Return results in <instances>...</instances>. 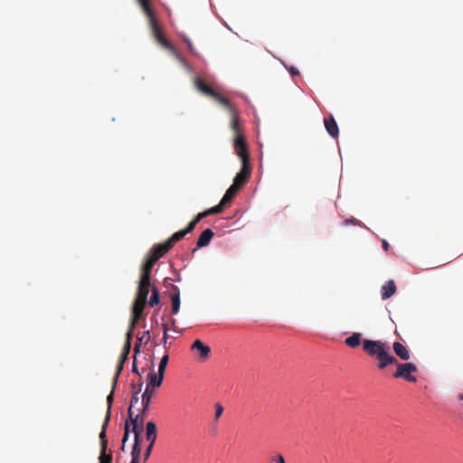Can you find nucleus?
<instances>
[{"instance_id": "nucleus-1", "label": "nucleus", "mask_w": 463, "mask_h": 463, "mask_svg": "<svg viewBox=\"0 0 463 463\" xmlns=\"http://www.w3.org/2000/svg\"><path fill=\"white\" fill-rule=\"evenodd\" d=\"M363 349L370 356L378 360L377 367L380 370L385 369L388 365L397 364V359L390 354L389 346L379 340L364 339Z\"/></svg>"}, {"instance_id": "nucleus-2", "label": "nucleus", "mask_w": 463, "mask_h": 463, "mask_svg": "<svg viewBox=\"0 0 463 463\" xmlns=\"http://www.w3.org/2000/svg\"><path fill=\"white\" fill-rule=\"evenodd\" d=\"M236 155L241 160V168L235 175L232 185L240 190L247 183L251 173L249 151L245 150L240 139H238L236 143Z\"/></svg>"}, {"instance_id": "nucleus-3", "label": "nucleus", "mask_w": 463, "mask_h": 463, "mask_svg": "<svg viewBox=\"0 0 463 463\" xmlns=\"http://www.w3.org/2000/svg\"><path fill=\"white\" fill-rule=\"evenodd\" d=\"M397 365V370L393 376L395 378H402L408 382L415 383L417 381L416 377L411 375L412 373L417 372V367L412 363H405V364H395Z\"/></svg>"}, {"instance_id": "nucleus-4", "label": "nucleus", "mask_w": 463, "mask_h": 463, "mask_svg": "<svg viewBox=\"0 0 463 463\" xmlns=\"http://www.w3.org/2000/svg\"><path fill=\"white\" fill-rule=\"evenodd\" d=\"M148 22H149V26H150L152 34H153L154 38L156 39V41L164 48L171 51L172 52H175V49H174L173 45L171 44V43L168 42L165 38L162 29H161L160 25L158 24L156 18L151 19Z\"/></svg>"}, {"instance_id": "nucleus-5", "label": "nucleus", "mask_w": 463, "mask_h": 463, "mask_svg": "<svg viewBox=\"0 0 463 463\" xmlns=\"http://www.w3.org/2000/svg\"><path fill=\"white\" fill-rule=\"evenodd\" d=\"M230 116H231V128H232V131L234 132V141H233L234 150L236 151V143H237V140L240 139L242 144V146L245 148V150L249 151L248 145H247L245 138L241 131V128L239 125V116H238L237 111L231 113Z\"/></svg>"}, {"instance_id": "nucleus-6", "label": "nucleus", "mask_w": 463, "mask_h": 463, "mask_svg": "<svg viewBox=\"0 0 463 463\" xmlns=\"http://www.w3.org/2000/svg\"><path fill=\"white\" fill-rule=\"evenodd\" d=\"M134 436L135 442L131 451V462L130 463H139V458L141 453L140 448V429L135 425L134 427Z\"/></svg>"}, {"instance_id": "nucleus-7", "label": "nucleus", "mask_w": 463, "mask_h": 463, "mask_svg": "<svg viewBox=\"0 0 463 463\" xmlns=\"http://www.w3.org/2000/svg\"><path fill=\"white\" fill-rule=\"evenodd\" d=\"M192 350L198 351L199 359L205 360L208 358L211 353V348L204 345L201 340L196 339L191 345Z\"/></svg>"}, {"instance_id": "nucleus-8", "label": "nucleus", "mask_w": 463, "mask_h": 463, "mask_svg": "<svg viewBox=\"0 0 463 463\" xmlns=\"http://www.w3.org/2000/svg\"><path fill=\"white\" fill-rule=\"evenodd\" d=\"M151 287V279L139 278L137 292L136 297L147 299L149 288Z\"/></svg>"}, {"instance_id": "nucleus-9", "label": "nucleus", "mask_w": 463, "mask_h": 463, "mask_svg": "<svg viewBox=\"0 0 463 463\" xmlns=\"http://www.w3.org/2000/svg\"><path fill=\"white\" fill-rule=\"evenodd\" d=\"M324 124H325V127H326V129L327 133L331 137H338V134H339L338 126H337L336 121L335 120V118H334V117L332 115H330L329 117L324 118Z\"/></svg>"}, {"instance_id": "nucleus-10", "label": "nucleus", "mask_w": 463, "mask_h": 463, "mask_svg": "<svg viewBox=\"0 0 463 463\" xmlns=\"http://www.w3.org/2000/svg\"><path fill=\"white\" fill-rule=\"evenodd\" d=\"M148 383L146 384V389L153 390L155 388H158L162 385L164 375L160 373H156L155 372H152L147 376Z\"/></svg>"}, {"instance_id": "nucleus-11", "label": "nucleus", "mask_w": 463, "mask_h": 463, "mask_svg": "<svg viewBox=\"0 0 463 463\" xmlns=\"http://www.w3.org/2000/svg\"><path fill=\"white\" fill-rule=\"evenodd\" d=\"M194 85L199 91L211 98H213L217 92L212 87L207 85L200 77H196L194 79Z\"/></svg>"}, {"instance_id": "nucleus-12", "label": "nucleus", "mask_w": 463, "mask_h": 463, "mask_svg": "<svg viewBox=\"0 0 463 463\" xmlns=\"http://www.w3.org/2000/svg\"><path fill=\"white\" fill-rule=\"evenodd\" d=\"M213 236H214V232L212 231V229H210V228L205 229L198 238V241L196 243L197 248H203V247L209 245V243Z\"/></svg>"}, {"instance_id": "nucleus-13", "label": "nucleus", "mask_w": 463, "mask_h": 463, "mask_svg": "<svg viewBox=\"0 0 463 463\" xmlns=\"http://www.w3.org/2000/svg\"><path fill=\"white\" fill-rule=\"evenodd\" d=\"M146 411H143V408H142L139 414H137L136 417H133V412H132L131 408L128 409V418H129L130 423L132 425L133 432H134L135 425L141 430V427L139 426V424L140 425L143 424L145 418H146Z\"/></svg>"}, {"instance_id": "nucleus-14", "label": "nucleus", "mask_w": 463, "mask_h": 463, "mask_svg": "<svg viewBox=\"0 0 463 463\" xmlns=\"http://www.w3.org/2000/svg\"><path fill=\"white\" fill-rule=\"evenodd\" d=\"M238 189L234 187L232 184L228 188L226 193L224 194L223 197L222 198L220 203L217 206H220L221 213L223 211V208L227 203H229L232 198L235 196V194L238 193Z\"/></svg>"}, {"instance_id": "nucleus-15", "label": "nucleus", "mask_w": 463, "mask_h": 463, "mask_svg": "<svg viewBox=\"0 0 463 463\" xmlns=\"http://www.w3.org/2000/svg\"><path fill=\"white\" fill-rule=\"evenodd\" d=\"M396 292V285L393 280H389L386 284H384L381 288L382 299L385 300L392 296H393Z\"/></svg>"}, {"instance_id": "nucleus-16", "label": "nucleus", "mask_w": 463, "mask_h": 463, "mask_svg": "<svg viewBox=\"0 0 463 463\" xmlns=\"http://www.w3.org/2000/svg\"><path fill=\"white\" fill-rule=\"evenodd\" d=\"M156 425L153 421H149L146 425V439L149 444L155 445L156 441Z\"/></svg>"}, {"instance_id": "nucleus-17", "label": "nucleus", "mask_w": 463, "mask_h": 463, "mask_svg": "<svg viewBox=\"0 0 463 463\" xmlns=\"http://www.w3.org/2000/svg\"><path fill=\"white\" fill-rule=\"evenodd\" d=\"M392 348L395 354L402 360L408 361L410 359V352L402 343L394 342Z\"/></svg>"}, {"instance_id": "nucleus-18", "label": "nucleus", "mask_w": 463, "mask_h": 463, "mask_svg": "<svg viewBox=\"0 0 463 463\" xmlns=\"http://www.w3.org/2000/svg\"><path fill=\"white\" fill-rule=\"evenodd\" d=\"M109 411H107V415L105 417V420H104V422H103V425H102V428H101V431L99 433V439H100V446H101V449L100 450H106L107 449V446H108V440H107V438H106V429H107V426L109 422Z\"/></svg>"}, {"instance_id": "nucleus-19", "label": "nucleus", "mask_w": 463, "mask_h": 463, "mask_svg": "<svg viewBox=\"0 0 463 463\" xmlns=\"http://www.w3.org/2000/svg\"><path fill=\"white\" fill-rule=\"evenodd\" d=\"M171 247L169 246V242H163L159 244H156L153 246V248L150 250V251L153 254H156L158 256V258H162L165 253H167L170 250Z\"/></svg>"}, {"instance_id": "nucleus-20", "label": "nucleus", "mask_w": 463, "mask_h": 463, "mask_svg": "<svg viewBox=\"0 0 463 463\" xmlns=\"http://www.w3.org/2000/svg\"><path fill=\"white\" fill-rule=\"evenodd\" d=\"M213 99L223 108H225L230 114L236 111L235 108L232 105L230 100L222 97L220 93L216 92Z\"/></svg>"}, {"instance_id": "nucleus-21", "label": "nucleus", "mask_w": 463, "mask_h": 463, "mask_svg": "<svg viewBox=\"0 0 463 463\" xmlns=\"http://www.w3.org/2000/svg\"><path fill=\"white\" fill-rule=\"evenodd\" d=\"M140 7L142 8L145 15L150 21L151 19L156 18L154 11L151 8L149 0H137Z\"/></svg>"}, {"instance_id": "nucleus-22", "label": "nucleus", "mask_w": 463, "mask_h": 463, "mask_svg": "<svg viewBox=\"0 0 463 463\" xmlns=\"http://www.w3.org/2000/svg\"><path fill=\"white\" fill-rule=\"evenodd\" d=\"M221 213V208L220 206H214V207H212L206 211H203L202 213H199L194 219L195 220V222H199L202 219L209 216V215H212V214H217V213Z\"/></svg>"}, {"instance_id": "nucleus-23", "label": "nucleus", "mask_w": 463, "mask_h": 463, "mask_svg": "<svg viewBox=\"0 0 463 463\" xmlns=\"http://www.w3.org/2000/svg\"><path fill=\"white\" fill-rule=\"evenodd\" d=\"M361 337H362L361 333H353V335L351 336L345 338V343L348 346H350L352 348H355L360 345Z\"/></svg>"}, {"instance_id": "nucleus-24", "label": "nucleus", "mask_w": 463, "mask_h": 463, "mask_svg": "<svg viewBox=\"0 0 463 463\" xmlns=\"http://www.w3.org/2000/svg\"><path fill=\"white\" fill-rule=\"evenodd\" d=\"M153 392L154 391L153 390H149V389H145V392L144 393L142 394V397H141V403H142V407H143V411H147L148 408H149V404H150V402H151V399H152V396H153Z\"/></svg>"}, {"instance_id": "nucleus-25", "label": "nucleus", "mask_w": 463, "mask_h": 463, "mask_svg": "<svg viewBox=\"0 0 463 463\" xmlns=\"http://www.w3.org/2000/svg\"><path fill=\"white\" fill-rule=\"evenodd\" d=\"M153 267L154 265L152 263L145 260V262L141 268L140 278L151 279V272Z\"/></svg>"}, {"instance_id": "nucleus-26", "label": "nucleus", "mask_w": 463, "mask_h": 463, "mask_svg": "<svg viewBox=\"0 0 463 463\" xmlns=\"http://www.w3.org/2000/svg\"><path fill=\"white\" fill-rule=\"evenodd\" d=\"M175 289L178 290L176 287H175ZM171 301H172V313L176 314L179 311L180 308V294L179 291H177L175 294L171 295Z\"/></svg>"}, {"instance_id": "nucleus-27", "label": "nucleus", "mask_w": 463, "mask_h": 463, "mask_svg": "<svg viewBox=\"0 0 463 463\" xmlns=\"http://www.w3.org/2000/svg\"><path fill=\"white\" fill-rule=\"evenodd\" d=\"M187 233L185 232V231L183 229L181 231H178L176 232H175L167 241L166 242H169V246L172 248L174 246V244L177 241H179L180 240H182Z\"/></svg>"}, {"instance_id": "nucleus-28", "label": "nucleus", "mask_w": 463, "mask_h": 463, "mask_svg": "<svg viewBox=\"0 0 463 463\" xmlns=\"http://www.w3.org/2000/svg\"><path fill=\"white\" fill-rule=\"evenodd\" d=\"M160 301V298H159V292L157 290V288L153 286L152 287V295L150 297V299L148 301V304L150 307H154L156 305H157Z\"/></svg>"}, {"instance_id": "nucleus-29", "label": "nucleus", "mask_w": 463, "mask_h": 463, "mask_svg": "<svg viewBox=\"0 0 463 463\" xmlns=\"http://www.w3.org/2000/svg\"><path fill=\"white\" fill-rule=\"evenodd\" d=\"M146 303H147V299L139 298L136 297L135 300H134V303H133L132 308L133 309H137V310H140V311H144V308H145Z\"/></svg>"}, {"instance_id": "nucleus-30", "label": "nucleus", "mask_w": 463, "mask_h": 463, "mask_svg": "<svg viewBox=\"0 0 463 463\" xmlns=\"http://www.w3.org/2000/svg\"><path fill=\"white\" fill-rule=\"evenodd\" d=\"M168 361H169V355L168 354H165L161 358V361H160L159 365H158V373L165 375V372Z\"/></svg>"}, {"instance_id": "nucleus-31", "label": "nucleus", "mask_w": 463, "mask_h": 463, "mask_svg": "<svg viewBox=\"0 0 463 463\" xmlns=\"http://www.w3.org/2000/svg\"><path fill=\"white\" fill-rule=\"evenodd\" d=\"M131 341H132V337H131V333L130 334H127L126 335V341H125V344H124V346H123V350H122V354H126L128 356L129 353H130V349H131Z\"/></svg>"}, {"instance_id": "nucleus-32", "label": "nucleus", "mask_w": 463, "mask_h": 463, "mask_svg": "<svg viewBox=\"0 0 463 463\" xmlns=\"http://www.w3.org/2000/svg\"><path fill=\"white\" fill-rule=\"evenodd\" d=\"M142 386H143V383H139L138 384V390H136L134 391L133 394H132V398H131V401H130V407L132 409V407L138 402V394L139 392H141L142 390Z\"/></svg>"}, {"instance_id": "nucleus-33", "label": "nucleus", "mask_w": 463, "mask_h": 463, "mask_svg": "<svg viewBox=\"0 0 463 463\" xmlns=\"http://www.w3.org/2000/svg\"><path fill=\"white\" fill-rule=\"evenodd\" d=\"M99 463H112L111 454H106V450H100L99 457Z\"/></svg>"}, {"instance_id": "nucleus-34", "label": "nucleus", "mask_w": 463, "mask_h": 463, "mask_svg": "<svg viewBox=\"0 0 463 463\" xmlns=\"http://www.w3.org/2000/svg\"><path fill=\"white\" fill-rule=\"evenodd\" d=\"M175 56V58L178 60V61L181 63V65L188 71H192V67L189 65V63L182 57L180 56L175 51L173 52Z\"/></svg>"}, {"instance_id": "nucleus-35", "label": "nucleus", "mask_w": 463, "mask_h": 463, "mask_svg": "<svg viewBox=\"0 0 463 463\" xmlns=\"http://www.w3.org/2000/svg\"><path fill=\"white\" fill-rule=\"evenodd\" d=\"M123 366H124V364H120V363H118V365H117V371H116V373H115V375L113 377V381H112L113 389H115L116 386H117L118 379V376H119V374L121 373V372L123 370Z\"/></svg>"}, {"instance_id": "nucleus-36", "label": "nucleus", "mask_w": 463, "mask_h": 463, "mask_svg": "<svg viewBox=\"0 0 463 463\" xmlns=\"http://www.w3.org/2000/svg\"><path fill=\"white\" fill-rule=\"evenodd\" d=\"M128 436H129V423L127 420L125 423V431H124V436L122 439V448H121L122 449H124V448H125V444L128 439Z\"/></svg>"}, {"instance_id": "nucleus-37", "label": "nucleus", "mask_w": 463, "mask_h": 463, "mask_svg": "<svg viewBox=\"0 0 463 463\" xmlns=\"http://www.w3.org/2000/svg\"><path fill=\"white\" fill-rule=\"evenodd\" d=\"M184 43L187 44V47L189 49V51L193 53V54H195L197 55V52L193 44V43L191 42V40L188 38V37H184Z\"/></svg>"}, {"instance_id": "nucleus-38", "label": "nucleus", "mask_w": 463, "mask_h": 463, "mask_svg": "<svg viewBox=\"0 0 463 463\" xmlns=\"http://www.w3.org/2000/svg\"><path fill=\"white\" fill-rule=\"evenodd\" d=\"M159 260L158 256H156V254H153L150 250L149 252L147 253L146 257V260H148L150 263H152L153 265L156 264V262Z\"/></svg>"}, {"instance_id": "nucleus-39", "label": "nucleus", "mask_w": 463, "mask_h": 463, "mask_svg": "<svg viewBox=\"0 0 463 463\" xmlns=\"http://www.w3.org/2000/svg\"><path fill=\"white\" fill-rule=\"evenodd\" d=\"M198 222H195L194 219H193L189 223L188 225L186 226V228H184V230L185 231V232L188 234L190 233L192 231H194V229L195 228L196 224Z\"/></svg>"}, {"instance_id": "nucleus-40", "label": "nucleus", "mask_w": 463, "mask_h": 463, "mask_svg": "<svg viewBox=\"0 0 463 463\" xmlns=\"http://www.w3.org/2000/svg\"><path fill=\"white\" fill-rule=\"evenodd\" d=\"M114 390L115 389L112 388L110 393L107 397L108 411H109V412H110V408H111V405L113 402Z\"/></svg>"}, {"instance_id": "nucleus-41", "label": "nucleus", "mask_w": 463, "mask_h": 463, "mask_svg": "<svg viewBox=\"0 0 463 463\" xmlns=\"http://www.w3.org/2000/svg\"><path fill=\"white\" fill-rule=\"evenodd\" d=\"M142 317H143V311L132 308V318H134V320H139L142 318Z\"/></svg>"}, {"instance_id": "nucleus-42", "label": "nucleus", "mask_w": 463, "mask_h": 463, "mask_svg": "<svg viewBox=\"0 0 463 463\" xmlns=\"http://www.w3.org/2000/svg\"><path fill=\"white\" fill-rule=\"evenodd\" d=\"M223 412V407L221 404L215 406V420H218Z\"/></svg>"}, {"instance_id": "nucleus-43", "label": "nucleus", "mask_w": 463, "mask_h": 463, "mask_svg": "<svg viewBox=\"0 0 463 463\" xmlns=\"http://www.w3.org/2000/svg\"><path fill=\"white\" fill-rule=\"evenodd\" d=\"M138 320H134V318L131 317V321H130V325H129V329L128 331L127 334H130L131 333V337H133V331L137 326V323Z\"/></svg>"}, {"instance_id": "nucleus-44", "label": "nucleus", "mask_w": 463, "mask_h": 463, "mask_svg": "<svg viewBox=\"0 0 463 463\" xmlns=\"http://www.w3.org/2000/svg\"><path fill=\"white\" fill-rule=\"evenodd\" d=\"M153 448H154V445L152 444H149L145 451V454H144V459L145 461L148 459V458L150 457L151 455V452L153 450Z\"/></svg>"}, {"instance_id": "nucleus-45", "label": "nucleus", "mask_w": 463, "mask_h": 463, "mask_svg": "<svg viewBox=\"0 0 463 463\" xmlns=\"http://www.w3.org/2000/svg\"><path fill=\"white\" fill-rule=\"evenodd\" d=\"M344 223L345 225L349 224V223H353V224H355V225H362V222L354 218H351V219H346L345 220Z\"/></svg>"}, {"instance_id": "nucleus-46", "label": "nucleus", "mask_w": 463, "mask_h": 463, "mask_svg": "<svg viewBox=\"0 0 463 463\" xmlns=\"http://www.w3.org/2000/svg\"><path fill=\"white\" fill-rule=\"evenodd\" d=\"M277 461L278 463H286L282 455L279 454L276 457L272 458V461Z\"/></svg>"}, {"instance_id": "nucleus-47", "label": "nucleus", "mask_w": 463, "mask_h": 463, "mask_svg": "<svg viewBox=\"0 0 463 463\" xmlns=\"http://www.w3.org/2000/svg\"><path fill=\"white\" fill-rule=\"evenodd\" d=\"M289 73L292 75V76H296V75H299V71L297 68L291 66L290 68L288 69Z\"/></svg>"}, {"instance_id": "nucleus-48", "label": "nucleus", "mask_w": 463, "mask_h": 463, "mask_svg": "<svg viewBox=\"0 0 463 463\" xmlns=\"http://www.w3.org/2000/svg\"><path fill=\"white\" fill-rule=\"evenodd\" d=\"M142 340H143V337L138 338V343H137L135 345L134 350H135L136 354L139 352L140 343Z\"/></svg>"}, {"instance_id": "nucleus-49", "label": "nucleus", "mask_w": 463, "mask_h": 463, "mask_svg": "<svg viewBox=\"0 0 463 463\" xmlns=\"http://www.w3.org/2000/svg\"><path fill=\"white\" fill-rule=\"evenodd\" d=\"M132 372L136 373H139L138 369H137V367L136 365V355L134 356V363H133V366H132Z\"/></svg>"}, {"instance_id": "nucleus-50", "label": "nucleus", "mask_w": 463, "mask_h": 463, "mask_svg": "<svg viewBox=\"0 0 463 463\" xmlns=\"http://www.w3.org/2000/svg\"><path fill=\"white\" fill-rule=\"evenodd\" d=\"M128 359V355L124 354L121 353V355H120V358H119V361L118 363L120 364H124L126 362V360Z\"/></svg>"}, {"instance_id": "nucleus-51", "label": "nucleus", "mask_w": 463, "mask_h": 463, "mask_svg": "<svg viewBox=\"0 0 463 463\" xmlns=\"http://www.w3.org/2000/svg\"><path fill=\"white\" fill-rule=\"evenodd\" d=\"M382 244L383 250L387 251L389 250V243L385 240H383Z\"/></svg>"}, {"instance_id": "nucleus-52", "label": "nucleus", "mask_w": 463, "mask_h": 463, "mask_svg": "<svg viewBox=\"0 0 463 463\" xmlns=\"http://www.w3.org/2000/svg\"><path fill=\"white\" fill-rule=\"evenodd\" d=\"M142 337H143V338H144V337H146V343H147V342L149 341V339H150V332H149V331H146V332H144V333H143V336H142Z\"/></svg>"}, {"instance_id": "nucleus-53", "label": "nucleus", "mask_w": 463, "mask_h": 463, "mask_svg": "<svg viewBox=\"0 0 463 463\" xmlns=\"http://www.w3.org/2000/svg\"><path fill=\"white\" fill-rule=\"evenodd\" d=\"M167 338H168V334L167 333H164V336H163V339H162L164 345L166 344Z\"/></svg>"}, {"instance_id": "nucleus-54", "label": "nucleus", "mask_w": 463, "mask_h": 463, "mask_svg": "<svg viewBox=\"0 0 463 463\" xmlns=\"http://www.w3.org/2000/svg\"><path fill=\"white\" fill-rule=\"evenodd\" d=\"M171 326L174 330H175V319H171Z\"/></svg>"}, {"instance_id": "nucleus-55", "label": "nucleus", "mask_w": 463, "mask_h": 463, "mask_svg": "<svg viewBox=\"0 0 463 463\" xmlns=\"http://www.w3.org/2000/svg\"><path fill=\"white\" fill-rule=\"evenodd\" d=\"M162 326H163V329H164V333H167V331H168L167 325L166 324H163Z\"/></svg>"}, {"instance_id": "nucleus-56", "label": "nucleus", "mask_w": 463, "mask_h": 463, "mask_svg": "<svg viewBox=\"0 0 463 463\" xmlns=\"http://www.w3.org/2000/svg\"><path fill=\"white\" fill-rule=\"evenodd\" d=\"M132 387H133V392L136 390H138V386L137 387L135 384H132Z\"/></svg>"}, {"instance_id": "nucleus-57", "label": "nucleus", "mask_w": 463, "mask_h": 463, "mask_svg": "<svg viewBox=\"0 0 463 463\" xmlns=\"http://www.w3.org/2000/svg\"><path fill=\"white\" fill-rule=\"evenodd\" d=\"M270 463H278L276 460L272 461V458H270Z\"/></svg>"}, {"instance_id": "nucleus-58", "label": "nucleus", "mask_w": 463, "mask_h": 463, "mask_svg": "<svg viewBox=\"0 0 463 463\" xmlns=\"http://www.w3.org/2000/svg\"><path fill=\"white\" fill-rule=\"evenodd\" d=\"M459 399H460V400H463V395H460V396H459Z\"/></svg>"}]
</instances>
